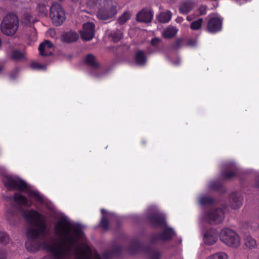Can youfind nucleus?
<instances>
[{
  "label": "nucleus",
  "instance_id": "37",
  "mask_svg": "<svg viewBox=\"0 0 259 259\" xmlns=\"http://www.w3.org/2000/svg\"><path fill=\"white\" fill-rule=\"evenodd\" d=\"M160 41V39L156 37V38H153L151 40V44L152 46L156 47L159 44Z\"/></svg>",
  "mask_w": 259,
  "mask_h": 259
},
{
  "label": "nucleus",
  "instance_id": "24",
  "mask_svg": "<svg viewBox=\"0 0 259 259\" xmlns=\"http://www.w3.org/2000/svg\"><path fill=\"white\" fill-rule=\"evenodd\" d=\"M151 225L154 227L163 225L165 223V220L163 218L157 215H154L150 219Z\"/></svg>",
  "mask_w": 259,
  "mask_h": 259
},
{
  "label": "nucleus",
  "instance_id": "15",
  "mask_svg": "<svg viewBox=\"0 0 259 259\" xmlns=\"http://www.w3.org/2000/svg\"><path fill=\"white\" fill-rule=\"evenodd\" d=\"M78 38V35L74 32H68L62 35V40L66 42H72L76 41Z\"/></svg>",
  "mask_w": 259,
  "mask_h": 259
},
{
  "label": "nucleus",
  "instance_id": "32",
  "mask_svg": "<svg viewBox=\"0 0 259 259\" xmlns=\"http://www.w3.org/2000/svg\"><path fill=\"white\" fill-rule=\"evenodd\" d=\"M212 202V198L208 196H202L199 199V203L202 205L210 204Z\"/></svg>",
  "mask_w": 259,
  "mask_h": 259
},
{
  "label": "nucleus",
  "instance_id": "31",
  "mask_svg": "<svg viewBox=\"0 0 259 259\" xmlns=\"http://www.w3.org/2000/svg\"><path fill=\"white\" fill-rule=\"evenodd\" d=\"M130 13L128 12L124 13L118 19V22L120 24H124L127 20L130 18Z\"/></svg>",
  "mask_w": 259,
  "mask_h": 259
},
{
  "label": "nucleus",
  "instance_id": "25",
  "mask_svg": "<svg viewBox=\"0 0 259 259\" xmlns=\"http://www.w3.org/2000/svg\"><path fill=\"white\" fill-rule=\"evenodd\" d=\"M203 22V18H199L196 20L193 21L191 23L190 27L193 30H200L201 28Z\"/></svg>",
  "mask_w": 259,
  "mask_h": 259
},
{
  "label": "nucleus",
  "instance_id": "3",
  "mask_svg": "<svg viewBox=\"0 0 259 259\" xmlns=\"http://www.w3.org/2000/svg\"><path fill=\"white\" fill-rule=\"evenodd\" d=\"M116 14V7L113 0H104V3L97 12V18L101 20H108Z\"/></svg>",
  "mask_w": 259,
  "mask_h": 259
},
{
  "label": "nucleus",
  "instance_id": "36",
  "mask_svg": "<svg viewBox=\"0 0 259 259\" xmlns=\"http://www.w3.org/2000/svg\"><path fill=\"white\" fill-rule=\"evenodd\" d=\"M236 175V172L234 171L227 172L223 174V176L226 179H229L233 178Z\"/></svg>",
  "mask_w": 259,
  "mask_h": 259
},
{
  "label": "nucleus",
  "instance_id": "35",
  "mask_svg": "<svg viewBox=\"0 0 259 259\" xmlns=\"http://www.w3.org/2000/svg\"><path fill=\"white\" fill-rule=\"evenodd\" d=\"M100 226L103 228L104 230H107L109 227V222L105 217H103L101 222Z\"/></svg>",
  "mask_w": 259,
  "mask_h": 259
},
{
  "label": "nucleus",
  "instance_id": "28",
  "mask_svg": "<svg viewBox=\"0 0 259 259\" xmlns=\"http://www.w3.org/2000/svg\"><path fill=\"white\" fill-rule=\"evenodd\" d=\"M161 253L157 250H151L149 253V259H160Z\"/></svg>",
  "mask_w": 259,
  "mask_h": 259
},
{
  "label": "nucleus",
  "instance_id": "17",
  "mask_svg": "<svg viewBox=\"0 0 259 259\" xmlns=\"http://www.w3.org/2000/svg\"><path fill=\"white\" fill-rule=\"evenodd\" d=\"M171 15L170 11L167 10L159 14L157 16V18L158 21L161 23H167L171 19Z\"/></svg>",
  "mask_w": 259,
  "mask_h": 259
},
{
  "label": "nucleus",
  "instance_id": "11",
  "mask_svg": "<svg viewBox=\"0 0 259 259\" xmlns=\"http://www.w3.org/2000/svg\"><path fill=\"white\" fill-rule=\"evenodd\" d=\"M218 235L215 229L208 230L204 235V241L207 245H212L218 240Z\"/></svg>",
  "mask_w": 259,
  "mask_h": 259
},
{
  "label": "nucleus",
  "instance_id": "6",
  "mask_svg": "<svg viewBox=\"0 0 259 259\" xmlns=\"http://www.w3.org/2000/svg\"><path fill=\"white\" fill-rule=\"evenodd\" d=\"M95 26L93 23L88 22L83 24L81 31V37L84 40H90L94 36Z\"/></svg>",
  "mask_w": 259,
  "mask_h": 259
},
{
  "label": "nucleus",
  "instance_id": "23",
  "mask_svg": "<svg viewBox=\"0 0 259 259\" xmlns=\"http://www.w3.org/2000/svg\"><path fill=\"white\" fill-rule=\"evenodd\" d=\"M229 256L227 253L219 251L212 253L208 256L206 259H228Z\"/></svg>",
  "mask_w": 259,
  "mask_h": 259
},
{
  "label": "nucleus",
  "instance_id": "41",
  "mask_svg": "<svg viewBox=\"0 0 259 259\" xmlns=\"http://www.w3.org/2000/svg\"><path fill=\"white\" fill-rule=\"evenodd\" d=\"M187 20H188L189 21H190L192 20V18H191V17L190 16H188L187 17Z\"/></svg>",
  "mask_w": 259,
  "mask_h": 259
},
{
  "label": "nucleus",
  "instance_id": "19",
  "mask_svg": "<svg viewBox=\"0 0 259 259\" xmlns=\"http://www.w3.org/2000/svg\"><path fill=\"white\" fill-rule=\"evenodd\" d=\"M104 3V0H87L86 5L90 9L100 8Z\"/></svg>",
  "mask_w": 259,
  "mask_h": 259
},
{
  "label": "nucleus",
  "instance_id": "30",
  "mask_svg": "<svg viewBox=\"0 0 259 259\" xmlns=\"http://www.w3.org/2000/svg\"><path fill=\"white\" fill-rule=\"evenodd\" d=\"M30 66L32 68L36 70H43L46 68V66L45 65L40 64L39 63L35 61L32 62L30 64Z\"/></svg>",
  "mask_w": 259,
  "mask_h": 259
},
{
  "label": "nucleus",
  "instance_id": "10",
  "mask_svg": "<svg viewBox=\"0 0 259 259\" xmlns=\"http://www.w3.org/2000/svg\"><path fill=\"white\" fill-rule=\"evenodd\" d=\"M38 50L41 56L51 55L54 50V46L50 41L45 40L40 44Z\"/></svg>",
  "mask_w": 259,
  "mask_h": 259
},
{
  "label": "nucleus",
  "instance_id": "42",
  "mask_svg": "<svg viewBox=\"0 0 259 259\" xmlns=\"http://www.w3.org/2000/svg\"><path fill=\"white\" fill-rule=\"evenodd\" d=\"M3 67L2 65H0V72L3 70Z\"/></svg>",
  "mask_w": 259,
  "mask_h": 259
},
{
  "label": "nucleus",
  "instance_id": "21",
  "mask_svg": "<svg viewBox=\"0 0 259 259\" xmlns=\"http://www.w3.org/2000/svg\"><path fill=\"white\" fill-rule=\"evenodd\" d=\"M175 235V232L170 228H166L160 235V238L163 240H168Z\"/></svg>",
  "mask_w": 259,
  "mask_h": 259
},
{
  "label": "nucleus",
  "instance_id": "20",
  "mask_svg": "<svg viewBox=\"0 0 259 259\" xmlns=\"http://www.w3.org/2000/svg\"><path fill=\"white\" fill-rule=\"evenodd\" d=\"M136 62L139 65H143L146 63V58L145 53L142 51H139L136 54Z\"/></svg>",
  "mask_w": 259,
  "mask_h": 259
},
{
  "label": "nucleus",
  "instance_id": "29",
  "mask_svg": "<svg viewBox=\"0 0 259 259\" xmlns=\"http://www.w3.org/2000/svg\"><path fill=\"white\" fill-rule=\"evenodd\" d=\"M24 23H33L36 21L35 18H33L30 14L26 13L24 16Z\"/></svg>",
  "mask_w": 259,
  "mask_h": 259
},
{
  "label": "nucleus",
  "instance_id": "45",
  "mask_svg": "<svg viewBox=\"0 0 259 259\" xmlns=\"http://www.w3.org/2000/svg\"><path fill=\"white\" fill-rule=\"evenodd\" d=\"M257 259H259V255H258V257H257Z\"/></svg>",
  "mask_w": 259,
  "mask_h": 259
},
{
  "label": "nucleus",
  "instance_id": "26",
  "mask_svg": "<svg viewBox=\"0 0 259 259\" xmlns=\"http://www.w3.org/2000/svg\"><path fill=\"white\" fill-rule=\"evenodd\" d=\"M113 40L116 42L119 41L123 37V32L120 30H116L111 34Z\"/></svg>",
  "mask_w": 259,
  "mask_h": 259
},
{
  "label": "nucleus",
  "instance_id": "14",
  "mask_svg": "<svg viewBox=\"0 0 259 259\" xmlns=\"http://www.w3.org/2000/svg\"><path fill=\"white\" fill-rule=\"evenodd\" d=\"M232 201L231 207L234 209H237L242 205V198L237 193H233L231 196Z\"/></svg>",
  "mask_w": 259,
  "mask_h": 259
},
{
  "label": "nucleus",
  "instance_id": "33",
  "mask_svg": "<svg viewBox=\"0 0 259 259\" xmlns=\"http://www.w3.org/2000/svg\"><path fill=\"white\" fill-rule=\"evenodd\" d=\"M24 57V54L18 50H15L12 52V58L15 60L21 59Z\"/></svg>",
  "mask_w": 259,
  "mask_h": 259
},
{
  "label": "nucleus",
  "instance_id": "38",
  "mask_svg": "<svg viewBox=\"0 0 259 259\" xmlns=\"http://www.w3.org/2000/svg\"><path fill=\"white\" fill-rule=\"evenodd\" d=\"M7 253L5 250H0V259H6Z\"/></svg>",
  "mask_w": 259,
  "mask_h": 259
},
{
  "label": "nucleus",
  "instance_id": "27",
  "mask_svg": "<svg viewBox=\"0 0 259 259\" xmlns=\"http://www.w3.org/2000/svg\"><path fill=\"white\" fill-rule=\"evenodd\" d=\"M10 241L9 235L3 232H0V243L2 244H7Z\"/></svg>",
  "mask_w": 259,
  "mask_h": 259
},
{
  "label": "nucleus",
  "instance_id": "1",
  "mask_svg": "<svg viewBox=\"0 0 259 259\" xmlns=\"http://www.w3.org/2000/svg\"><path fill=\"white\" fill-rule=\"evenodd\" d=\"M220 239L226 246L233 248H238L241 245L239 235L235 231L229 228H225L221 230Z\"/></svg>",
  "mask_w": 259,
  "mask_h": 259
},
{
  "label": "nucleus",
  "instance_id": "43",
  "mask_svg": "<svg viewBox=\"0 0 259 259\" xmlns=\"http://www.w3.org/2000/svg\"><path fill=\"white\" fill-rule=\"evenodd\" d=\"M204 14H205L204 12H200V15H204Z\"/></svg>",
  "mask_w": 259,
  "mask_h": 259
},
{
  "label": "nucleus",
  "instance_id": "5",
  "mask_svg": "<svg viewBox=\"0 0 259 259\" xmlns=\"http://www.w3.org/2000/svg\"><path fill=\"white\" fill-rule=\"evenodd\" d=\"M50 17L56 26L61 25L65 19V12L58 3H54L50 9Z\"/></svg>",
  "mask_w": 259,
  "mask_h": 259
},
{
  "label": "nucleus",
  "instance_id": "7",
  "mask_svg": "<svg viewBox=\"0 0 259 259\" xmlns=\"http://www.w3.org/2000/svg\"><path fill=\"white\" fill-rule=\"evenodd\" d=\"M224 218V213L222 209L211 210L206 215L207 220L210 222L218 224L222 222Z\"/></svg>",
  "mask_w": 259,
  "mask_h": 259
},
{
  "label": "nucleus",
  "instance_id": "16",
  "mask_svg": "<svg viewBox=\"0 0 259 259\" xmlns=\"http://www.w3.org/2000/svg\"><path fill=\"white\" fill-rule=\"evenodd\" d=\"M178 32V29L174 26H169L164 29L162 32V36L166 38L174 37Z\"/></svg>",
  "mask_w": 259,
  "mask_h": 259
},
{
  "label": "nucleus",
  "instance_id": "13",
  "mask_svg": "<svg viewBox=\"0 0 259 259\" xmlns=\"http://www.w3.org/2000/svg\"><path fill=\"white\" fill-rule=\"evenodd\" d=\"M245 246L249 249H253L257 247L256 240L250 235H246L243 238Z\"/></svg>",
  "mask_w": 259,
  "mask_h": 259
},
{
  "label": "nucleus",
  "instance_id": "39",
  "mask_svg": "<svg viewBox=\"0 0 259 259\" xmlns=\"http://www.w3.org/2000/svg\"><path fill=\"white\" fill-rule=\"evenodd\" d=\"M38 8L39 9V11H41L42 12H44L46 9V7L43 5H38Z\"/></svg>",
  "mask_w": 259,
  "mask_h": 259
},
{
  "label": "nucleus",
  "instance_id": "44",
  "mask_svg": "<svg viewBox=\"0 0 259 259\" xmlns=\"http://www.w3.org/2000/svg\"><path fill=\"white\" fill-rule=\"evenodd\" d=\"M101 211H102V213H103V212H104V209H102V210H101Z\"/></svg>",
  "mask_w": 259,
  "mask_h": 259
},
{
  "label": "nucleus",
  "instance_id": "8",
  "mask_svg": "<svg viewBox=\"0 0 259 259\" xmlns=\"http://www.w3.org/2000/svg\"><path fill=\"white\" fill-rule=\"evenodd\" d=\"M153 17V11L151 9H143L137 15V20L144 23L150 22Z\"/></svg>",
  "mask_w": 259,
  "mask_h": 259
},
{
  "label": "nucleus",
  "instance_id": "2",
  "mask_svg": "<svg viewBox=\"0 0 259 259\" xmlns=\"http://www.w3.org/2000/svg\"><path fill=\"white\" fill-rule=\"evenodd\" d=\"M19 21L17 16L14 14L7 15L1 24V30L7 35L14 34L18 29Z\"/></svg>",
  "mask_w": 259,
  "mask_h": 259
},
{
  "label": "nucleus",
  "instance_id": "34",
  "mask_svg": "<svg viewBox=\"0 0 259 259\" xmlns=\"http://www.w3.org/2000/svg\"><path fill=\"white\" fill-rule=\"evenodd\" d=\"M29 30L31 31V33L28 34V37H29L30 39L32 40V41L35 40L37 36L36 29L33 27H30Z\"/></svg>",
  "mask_w": 259,
  "mask_h": 259
},
{
  "label": "nucleus",
  "instance_id": "9",
  "mask_svg": "<svg viewBox=\"0 0 259 259\" xmlns=\"http://www.w3.org/2000/svg\"><path fill=\"white\" fill-rule=\"evenodd\" d=\"M222 21L218 18H212L207 23V29L210 33H216L222 29Z\"/></svg>",
  "mask_w": 259,
  "mask_h": 259
},
{
  "label": "nucleus",
  "instance_id": "18",
  "mask_svg": "<svg viewBox=\"0 0 259 259\" xmlns=\"http://www.w3.org/2000/svg\"><path fill=\"white\" fill-rule=\"evenodd\" d=\"M85 62L88 65L93 68H96L99 66L95 56L92 54H89L85 57Z\"/></svg>",
  "mask_w": 259,
  "mask_h": 259
},
{
  "label": "nucleus",
  "instance_id": "12",
  "mask_svg": "<svg viewBox=\"0 0 259 259\" xmlns=\"http://www.w3.org/2000/svg\"><path fill=\"white\" fill-rule=\"evenodd\" d=\"M15 201L22 205L29 207L32 205V201L28 200L26 197L22 195L20 193H16L14 196Z\"/></svg>",
  "mask_w": 259,
  "mask_h": 259
},
{
  "label": "nucleus",
  "instance_id": "40",
  "mask_svg": "<svg viewBox=\"0 0 259 259\" xmlns=\"http://www.w3.org/2000/svg\"><path fill=\"white\" fill-rule=\"evenodd\" d=\"M29 195L30 196H34V197H38V194L37 193H36L35 192H34V191H31L29 193Z\"/></svg>",
  "mask_w": 259,
  "mask_h": 259
},
{
  "label": "nucleus",
  "instance_id": "4",
  "mask_svg": "<svg viewBox=\"0 0 259 259\" xmlns=\"http://www.w3.org/2000/svg\"><path fill=\"white\" fill-rule=\"evenodd\" d=\"M3 182L5 186L10 190H19L26 192L28 190L27 184L17 177L7 176L4 177Z\"/></svg>",
  "mask_w": 259,
  "mask_h": 259
},
{
  "label": "nucleus",
  "instance_id": "22",
  "mask_svg": "<svg viewBox=\"0 0 259 259\" xmlns=\"http://www.w3.org/2000/svg\"><path fill=\"white\" fill-rule=\"evenodd\" d=\"M193 9V5L190 2L182 3L179 8L180 12L183 14H186L190 12Z\"/></svg>",
  "mask_w": 259,
  "mask_h": 259
}]
</instances>
